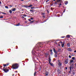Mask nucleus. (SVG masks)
I'll use <instances>...</instances> for the list:
<instances>
[{
    "instance_id": "obj_1",
    "label": "nucleus",
    "mask_w": 76,
    "mask_h": 76,
    "mask_svg": "<svg viewBox=\"0 0 76 76\" xmlns=\"http://www.w3.org/2000/svg\"><path fill=\"white\" fill-rule=\"evenodd\" d=\"M12 67L13 69H16L18 68V64H14L12 65Z\"/></svg>"
},
{
    "instance_id": "obj_2",
    "label": "nucleus",
    "mask_w": 76,
    "mask_h": 76,
    "mask_svg": "<svg viewBox=\"0 0 76 76\" xmlns=\"http://www.w3.org/2000/svg\"><path fill=\"white\" fill-rule=\"evenodd\" d=\"M58 64L59 67L61 66V65H62V63L61 62V61H60V60H58Z\"/></svg>"
},
{
    "instance_id": "obj_3",
    "label": "nucleus",
    "mask_w": 76,
    "mask_h": 76,
    "mask_svg": "<svg viewBox=\"0 0 76 76\" xmlns=\"http://www.w3.org/2000/svg\"><path fill=\"white\" fill-rule=\"evenodd\" d=\"M64 42H61V46L62 47H64Z\"/></svg>"
},
{
    "instance_id": "obj_4",
    "label": "nucleus",
    "mask_w": 76,
    "mask_h": 76,
    "mask_svg": "<svg viewBox=\"0 0 76 76\" xmlns=\"http://www.w3.org/2000/svg\"><path fill=\"white\" fill-rule=\"evenodd\" d=\"M64 63L65 64H67L68 63V59H66V60H64Z\"/></svg>"
},
{
    "instance_id": "obj_5",
    "label": "nucleus",
    "mask_w": 76,
    "mask_h": 76,
    "mask_svg": "<svg viewBox=\"0 0 76 76\" xmlns=\"http://www.w3.org/2000/svg\"><path fill=\"white\" fill-rule=\"evenodd\" d=\"M3 71L5 72V73H7V72H9V70L7 69H3Z\"/></svg>"
},
{
    "instance_id": "obj_6",
    "label": "nucleus",
    "mask_w": 76,
    "mask_h": 76,
    "mask_svg": "<svg viewBox=\"0 0 76 76\" xmlns=\"http://www.w3.org/2000/svg\"><path fill=\"white\" fill-rule=\"evenodd\" d=\"M53 51H54V53L56 54H57V52L56 51V49L54 48H53Z\"/></svg>"
},
{
    "instance_id": "obj_7",
    "label": "nucleus",
    "mask_w": 76,
    "mask_h": 76,
    "mask_svg": "<svg viewBox=\"0 0 76 76\" xmlns=\"http://www.w3.org/2000/svg\"><path fill=\"white\" fill-rule=\"evenodd\" d=\"M74 61H73V60H72V59H71L70 60V64H72V62H73Z\"/></svg>"
},
{
    "instance_id": "obj_8",
    "label": "nucleus",
    "mask_w": 76,
    "mask_h": 76,
    "mask_svg": "<svg viewBox=\"0 0 76 76\" xmlns=\"http://www.w3.org/2000/svg\"><path fill=\"white\" fill-rule=\"evenodd\" d=\"M67 46L68 47H70V43H67Z\"/></svg>"
},
{
    "instance_id": "obj_9",
    "label": "nucleus",
    "mask_w": 76,
    "mask_h": 76,
    "mask_svg": "<svg viewBox=\"0 0 76 76\" xmlns=\"http://www.w3.org/2000/svg\"><path fill=\"white\" fill-rule=\"evenodd\" d=\"M68 51H72V49L70 48H68Z\"/></svg>"
},
{
    "instance_id": "obj_10",
    "label": "nucleus",
    "mask_w": 76,
    "mask_h": 76,
    "mask_svg": "<svg viewBox=\"0 0 76 76\" xmlns=\"http://www.w3.org/2000/svg\"><path fill=\"white\" fill-rule=\"evenodd\" d=\"M11 10H12V12H15V11L16 10V9L15 8H13Z\"/></svg>"
},
{
    "instance_id": "obj_11",
    "label": "nucleus",
    "mask_w": 76,
    "mask_h": 76,
    "mask_svg": "<svg viewBox=\"0 0 76 76\" xmlns=\"http://www.w3.org/2000/svg\"><path fill=\"white\" fill-rule=\"evenodd\" d=\"M49 64H50V65H51V66H53V63H51V62H50L49 63Z\"/></svg>"
},
{
    "instance_id": "obj_12",
    "label": "nucleus",
    "mask_w": 76,
    "mask_h": 76,
    "mask_svg": "<svg viewBox=\"0 0 76 76\" xmlns=\"http://www.w3.org/2000/svg\"><path fill=\"white\" fill-rule=\"evenodd\" d=\"M48 53H46L45 54V56L46 57H47V56H48Z\"/></svg>"
},
{
    "instance_id": "obj_13",
    "label": "nucleus",
    "mask_w": 76,
    "mask_h": 76,
    "mask_svg": "<svg viewBox=\"0 0 76 76\" xmlns=\"http://www.w3.org/2000/svg\"><path fill=\"white\" fill-rule=\"evenodd\" d=\"M30 11L31 13H32V12H34V10H30Z\"/></svg>"
},
{
    "instance_id": "obj_14",
    "label": "nucleus",
    "mask_w": 76,
    "mask_h": 76,
    "mask_svg": "<svg viewBox=\"0 0 76 76\" xmlns=\"http://www.w3.org/2000/svg\"><path fill=\"white\" fill-rule=\"evenodd\" d=\"M66 37L67 38H70V35H68L66 36Z\"/></svg>"
},
{
    "instance_id": "obj_15",
    "label": "nucleus",
    "mask_w": 76,
    "mask_h": 76,
    "mask_svg": "<svg viewBox=\"0 0 76 76\" xmlns=\"http://www.w3.org/2000/svg\"><path fill=\"white\" fill-rule=\"evenodd\" d=\"M72 66H70L69 67V69H70V71H71L72 70Z\"/></svg>"
},
{
    "instance_id": "obj_16",
    "label": "nucleus",
    "mask_w": 76,
    "mask_h": 76,
    "mask_svg": "<svg viewBox=\"0 0 76 76\" xmlns=\"http://www.w3.org/2000/svg\"><path fill=\"white\" fill-rule=\"evenodd\" d=\"M32 7V5H30L29 6H28V7Z\"/></svg>"
},
{
    "instance_id": "obj_17",
    "label": "nucleus",
    "mask_w": 76,
    "mask_h": 76,
    "mask_svg": "<svg viewBox=\"0 0 76 76\" xmlns=\"http://www.w3.org/2000/svg\"><path fill=\"white\" fill-rule=\"evenodd\" d=\"M68 4V2L67 1H66L65 2V4Z\"/></svg>"
},
{
    "instance_id": "obj_18",
    "label": "nucleus",
    "mask_w": 76,
    "mask_h": 76,
    "mask_svg": "<svg viewBox=\"0 0 76 76\" xmlns=\"http://www.w3.org/2000/svg\"><path fill=\"white\" fill-rule=\"evenodd\" d=\"M46 76H48V72H46Z\"/></svg>"
},
{
    "instance_id": "obj_19",
    "label": "nucleus",
    "mask_w": 76,
    "mask_h": 76,
    "mask_svg": "<svg viewBox=\"0 0 76 76\" xmlns=\"http://www.w3.org/2000/svg\"><path fill=\"white\" fill-rule=\"evenodd\" d=\"M23 7H26V8H27L28 7V6L24 5Z\"/></svg>"
},
{
    "instance_id": "obj_20",
    "label": "nucleus",
    "mask_w": 76,
    "mask_h": 76,
    "mask_svg": "<svg viewBox=\"0 0 76 76\" xmlns=\"http://www.w3.org/2000/svg\"><path fill=\"white\" fill-rule=\"evenodd\" d=\"M72 60H75V57H73L72 58Z\"/></svg>"
},
{
    "instance_id": "obj_21",
    "label": "nucleus",
    "mask_w": 76,
    "mask_h": 76,
    "mask_svg": "<svg viewBox=\"0 0 76 76\" xmlns=\"http://www.w3.org/2000/svg\"><path fill=\"white\" fill-rule=\"evenodd\" d=\"M9 12H10V13H12V11H11V10H10L9 11Z\"/></svg>"
},
{
    "instance_id": "obj_22",
    "label": "nucleus",
    "mask_w": 76,
    "mask_h": 76,
    "mask_svg": "<svg viewBox=\"0 0 76 76\" xmlns=\"http://www.w3.org/2000/svg\"><path fill=\"white\" fill-rule=\"evenodd\" d=\"M20 23H18L17 25H16V26H20Z\"/></svg>"
},
{
    "instance_id": "obj_23",
    "label": "nucleus",
    "mask_w": 76,
    "mask_h": 76,
    "mask_svg": "<svg viewBox=\"0 0 76 76\" xmlns=\"http://www.w3.org/2000/svg\"><path fill=\"white\" fill-rule=\"evenodd\" d=\"M34 20L31 21L30 22V23H33V22H34Z\"/></svg>"
},
{
    "instance_id": "obj_24",
    "label": "nucleus",
    "mask_w": 76,
    "mask_h": 76,
    "mask_svg": "<svg viewBox=\"0 0 76 76\" xmlns=\"http://www.w3.org/2000/svg\"><path fill=\"white\" fill-rule=\"evenodd\" d=\"M54 57H57V54H55L54 55Z\"/></svg>"
},
{
    "instance_id": "obj_25",
    "label": "nucleus",
    "mask_w": 76,
    "mask_h": 76,
    "mask_svg": "<svg viewBox=\"0 0 76 76\" xmlns=\"http://www.w3.org/2000/svg\"><path fill=\"white\" fill-rule=\"evenodd\" d=\"M45 15V13H42V15Z\"/></svg>"
},
{
    "instance_id": "obj_26",
    "label": "nucleus",
    "mask_w": 76,
    "mask_h": 76,
    "mask_svg": "<svg viewBox=\"0 0 76 76\" xmlns=\"http://www.w3.org/2000/svg\"><path fill=\"white\" fill-rule=\"evenodd\" d=\"M5 8H6V9H8V8H9V7H7V6H6L5 7Z\"/></svg>"
},
{
    "instance_id": "obj_27",
    "label": "nucleus",
    "mask_w": 76,
    "mask_h": 76,
    "mask_svg": "<svg viewBox=\"0 0 76 76\" xmlns=\"http://www.w3.org/2000/svg\"><path fill=\"white\" fill-rule=\"evenodd\" d=\"M65 37V36H62L61 37V38H63Z\"/></svg>"
},
{
    "instance_id": "obj_28",
    "label": "nucleus",
    "mask_w": 76,
    "mask_h": 76,
    "mask_svg": "<svg viewBox=\"0 0 76 76\" xmlns=\"http://www.w3.org/2000/svg\"><path fill=\"white\" fill-rule=\"evenodd\" d=\"M2 14H4V15H6V13H5V12H2Z\"/></svg>"
},
{
    "instance_id": "obj_29",
    "label": "nucleus",
    "mask_w": 76,
    "mask_h": 76,
    "mask_svg": "<svg viewBox=\"0 0 76 76\" xmlns=\"http://www.w3.org/2000/svg\"><path fill=\"white\" fill-rule=\"evenodd\" d=\"M21 18H22L23 19V18H24V17L23 16H21Z\"/></svg>"
},
{
    "instance_id": "obj_30",
    "label": "nucleus",
    "mask_w": 76,
    "mask_h": 76,
    "mask_svg": "<svg viewBox=\"0 0 76 76\" xmlns=\"http://www.w3.org/2000/svg\"><path fill=\"white\" fill-rule=\"evenodd\" d=\"M49 63H50V62H51V59H49Z\"/></svg>"
},
{
    "instance_id": "obj_31",
    "label": "nucleus",
    "mask_w": 76,
    "mask_h": 76,
    "mask_svg": "<svg viewBox=\"0 0 76 76\" xmlns=\"http://www.w3.org/2000/svg\"><path fill=\"white\" fill-rule=\"evenodd\" d=\"M23 15V16H25V17H26V15Z\"/></svg>"
},
{
    "instance_id": "obj_32",
    "label": "nucleus",
    "mask_w": 76,
    "mask_h": 76,
    "mask_svg": "<svg viewBox=\"0 0 76 76\" xmlns=\"http://www.w3.org/2000/svg\"><path fill=\"white\" fill-rule=\"evenodd\" d=\"M61 0H57L58 2H59V1H60Z\"/></svg>"
},
{
    "instance_id": "obj_33",
    "label": "nucleus",
    "mask_w": 76,
    "mask_h": 76,
    "mask_svg": "<svg viewBox=\"0 0 76 76\" xmlns=\"http://www.w3.org/2000/svg\"><path fill=\"white\" fill-rule=\"evenodd\" d=\"M0 18H3V16L0 17Z\"/></svg>"
},
{
    "instance_id": "obj_34",
    "label": "nucleus",
    "mask_w": 76,
    "mask_h": 76,
    "mask_svg": "<svg viewBox=\"0 0 76 76\" xmlns=\"http://www.w3.org/2000/svg\"><path fill=\"white\" fill-rule=\"evenodd\" d=\"M7 66V65L6 64H5L4 65V66L6 67V66Z\"/></svg>"
},
{
    "instance_id": "obj_35",
    "label": "nucleus",
    "mask_w": 76,
    "mask_h": 76,
    "mask_svg": "<svg viewBox=\"0 0 76 76\" xmlns=\"http://www.w3.org/2000/svg\"><path fill=\"white\" fill-rule=\"evenodd\" d=\"M43 18H45V15H44L43 16Z\"/></svg>"
},
{
    "instance_id": "obj_36",
    "label": "nucleus",
    "mask_w": 76,
    "mask_h": 76,
    "mask_svg": "<svg viewBox=\"0 0 76 76\" xmlns=\"http://www.w3.org/2000/svg\"><path fill=\"white\" fill-rule=\"evenodd\" d=\"M58 72H60V70L58 69Z\"/></svg>"
},
{
    "instance_id": "obj_37",
    "label": "nucleus",
    "mask_w": 76,
    "mask_h": 76,
    "mask_svg": "<svg viewBox=\"0 0 76 76\" xmlns=\"http://www.w3.org/2000/svg\"><path fill=\"white\" fill-rule=\"evenodd\" d=\"M36 74V72H35V73H34V76H35V74Z\"/></svg>"
},
{
    "instance_id": "obj_38",
    "label": "nucleus",
    "mask_w": 76,
    "mask_h": 76,
    "mask_svg": "<svg viewBox=\"0 0 76 76\" xmlns=\"http://www.w3.org/2000/svg\"><path fill=\"white\" fill-rule=\"evenodd\" d=\"M69 58H71V56L69 55Z\"/></svg>"
},
{
    "instance_id": "obj_39",
    "label": "nucleus",
    "mask_w": 76,
    "mask_h": 76,
    "mask_svg": "<svg viewBox=\"0 0 76 76\" xmlns=\"http://www.w3.org/2000/svg\"><path fill=\"white\" fill-rule=\"evenodd\" d=\"M72 73H73V75H75V73L74 72H73Z\"/></svg>"
},
{
    "instance_id": "obj_40",
    "label": "nucleus",
    "mask_w": 76,
    "mask_h": 76,
    "mask_svg": "<svg viewBox=\"0 0 76 76\" xmlns=\"http://www.w3.org/2000/svg\"><path fill=\"white\" fill-rule=\"evenodd\" d=\"M48 0H46V3H47V2H48Z\"/></svg>"
},
{
    "instance_id": "obj_41",
    "label": "nucleus",
    "mask_w": 76,
    "mask_h": 76,
    "mask_svg": "<svg viewBox=\"0 0 76 76\" xmlns=\"http://www.w3.org/2000/svg\"><path fill=\"white\" fill-rule=\"evenodd\" d=\"M31 20H33V18H31Z\"/></svg>"
},
{
    "instance_id": "obj_42",
    "label": "nucleus",
    "mask_w": 76,
    "mask_h": 76,
    "mask_svg": "<svg viewBox=\"0 0 76 76\" xmlns=\"http://www.w3.org/2000/svg\"><path fill=\"white\" fill-rule=\"evenodd\" d=\"M35 8L34 7H31V9H34Z\"/></svg>"
},
{
    "instance_id": "obj_43",
    "label": "nucleus",
    "mask_w": 76,
    "mask_h": 76,
    "mask_svg": "<svg viewBox=\"0 0 76 76\" xmlns=\"http://www.w3.org/2000/svg\"><path fill=\"white\" fill-rule=\"evenodd\" d=\"M29 21H31V20L30 19H28Z\"/></svg>"
},
{
    "instance_id": "obj_44",
    "label": "nucleus",
    "mask_w": 76,
    "mask_h": 76,
    "mask_svg": "<svg viewBox=\"0 0 76 76\" xmlns=\"http://www.w3.org/2000/svg\"><path fill=\"white\" fill-rule=\"evenodd\" d=\"M61 4H59V6H61Z\"/></svg>"
},
{
    "instance_id": "obj_45",
    "label": "nucleus",
    "mask_w": 76,
    "mask_h": 76,
    "mask_svg": "<svg viewBox=\"0 0 76 76\" xmlns=\"http://www.w3.org/2000/svg\"><path fill=\"white\" fill-rule=\"evenodd\" d=\"M10 7H12L13 6L12 5H10Z\"/></svg>"
},
{
    "instance_id": "obj_46",
    "label": "nucleus",
    "mask_w": 76,
    "mask_h": 76,
    "mask_svg": "<svg viewBox=\"0 0 76 76\" xmlns=\"http://www.w3.org/2000/svg\"><path fill=\"white\" fill-rule=\"evenodd\" d=\"M74 53H76V50L74 51Z\"/></svg>"
},
{
    "instance_id": "obj_47",
    "label": "nucleus",
    "mask_w": 76,
    "mask_h": 76,
    "mask_svg": "<svg viewBox=\"0 0 76 76\" xmlns=\"http://www.w3.org/2000/svg\"><path fill=\"white\" fill-rule=\"evenodd\" d=\"M65 69H67V67H66Z\"/></svg>"
},
{
    "instance_id": "obj_48",
    "label": "nucleus",
    "mask_w": 76,
    "mask_h": 76,
    "mask_svg": "<svg viewBox=\"0 0 76 76\" xmlns=\"http://www.w3.org/2000/svg\"><path fill=\"white\" fill-rule=\"evenodd\" d=\"M0 4H1V2L0 1Z\"/></svg>"
},
{
    "instance_id": "obj_49",
    "label": "nucleus",
    "mask_w": 76,
    "mask_h": 76,
    "mask_svg": "<svg viewBox=\"0 0 76 76\" xmlns=\"http://www.w3.org/2000/svg\"><path fill=\"white\" fill-rule=\"evenodd\" d=\"M39 44H40V43H38L37 44V45H39Z\"/></svg>"
},
{
    "instance_id": "obj_50",
    "label": "nucleus",
    "mask_w": 76,
    "mask_h": 76,
    "mask_svg": "<svg viewBox=\"0 0 76 76\" xmlns=\"http://www.w3.org/2000/svg\"><path fill=\"white\" fill-rule=\"evenodd\" d=\"M50 52H52V50H50Z\"/></svg>"
},
{
    "instance_id": "obj_51",
    "label": "nucleus",
    "mask_w": 76,
    "mask_h": 76,
    "mask_svg": "<svg viewBox=\"0 0 76 76\" xmlns=\"http://www.w3.org/2000/svg\"><path fill=\"white\" fill-rule=\"evenodd\" d=\"M5 68V67H3V69H4Z\"/></svg>"
},
{
    "instance_id": "obj_52",
    "label": "nucleus",
    "mask_w": 76,
    "mask_h": 76,
    "mask_svg": "<svg viewBox=\"0 0 76 76\" xmlns=\"http://www.w3.org/2000/svg\"><path fill=\"white\" fill-rule=\"evenodd\" d=\"M59 47H60V45H59Z\"/></svg>"
},
{
    "instance_id": "obj_53",
    "label": "nucleus",
    "mask_w": 76,
    "mask_h": 76,
    "mask_svg": "<svg viewBox=\"0 0 76 76\" xmlns=\"http://www.w3.org/2000/svg\"><path fill=\"white\" fill-rule=\"evenodd\" d=\"M51 54H53V53H52V52H51Z\"/></svg>"
},
{
    "instance_id": "obj_54",
    "label": "nucleus",
    "mask_w": 76,
    "mask_h": 76,
    "mask_svg": "<svg viewBox=\"0 0 76 76\" xmlns=\"http://www.w3.org/2000/svg\"><path fill=\"white\" fill-rule=\"evenodd\" d=\"M24 0H21V1H23Z\"/></svg>"
},
{
    "instance_id": "obj_55",
    "label": "nucleus",
    "mask_w": 76,
    "mask_h": 76,
    "mask_svg": "<svg viewBox=\"0 0 76 76\" xmlns=\"http://www.w3.org/2000/svg\"><path fill=\"white\" fill-rule=\"evenodd\" d=\"M12 76H14V74H13Z\"/></svg>"
},
{
    "instance_id": "obj_56",
    "label": "nucleus",
    "mask_w": 76,
    "mask_h": 76,
    "mask_svg": "<svg viewBox=\"0 0 76 76\" xmlns=\"http://www.w3.org/2000/svg\"><path fill=\"white\" fill-rule=\"evenodd\" d=\"M56 0H53V1H55Z\"/></svg>"
},
{
    "instance_id": "obj_57",
    "label": "nucleus",
    "mask_w": 76,
    "mask_h": 76,
    "mask_svg": "<svg viewBox=\"0 0 76 76\" xmlns=\"http://www.w3.org/2000/svg\"><path fill=\"white\" fill-rule=\"evenodd\" d=\"M49 0H48V1H49Z\"/></svg>"
},
{
    "instance_id": "obj_58",
    "label": "nucleus",
    "mask_w": 76,
    "mask_h": 76,
    "mask_svg": "<svg viewBox=\"0 0 76 76\" xmlns=\"http://www.w3.org/2000/svg\"><path fill=\"white\" fill-rule=\"evenodd\" d=\"M59 50H60V49H59Z\"/></svg>"
},
{
    "instance_id": "obj_59",
    "label": "nucleus",
    "mask_w": 76,
    "mask_h": 76,
    "mask_svg": "<svg viewBox=\"0 0 76 76\" xmlns=\"http://www.w3.org/2000/svg\"><path fill=\"white\" fill-rule=\"evenodd\" d=\"M7 65H9V64H8Z\"/></svg>"
}]
</instances>
